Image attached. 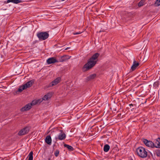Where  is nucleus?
I'll list each match as a JSON object with an SVG mask.
<instances>
[{
  "instance_id": "1",
  "label": "nucleus",
  "mask_w": 160,
  "mask_h": 160,
  "mask_svg": "<svg viewBox=\"0 0 160 160\" xmlns=\"http://www.w3.org/2000/svg\"><path fill=\"white\" fill-rule=\"evenodd\" d=\"M100 54L96 53L93 54L88 61L87 63L85 64L83 68V69L85 71H87L93 67L96 64L98 61V58Z\"/></svg>"
},
{
  "instance_id": "2",
  "label": "nucleus",
  "mask_w": 160,
  "mask_h": 160,
  "mask_svg": "<svg viewBox=\"0 0 160 160\" xmlns=\"http://www.w3.org/2000/svg\"><path fill=\"white\" fill-rule=\"evenodd\" d=\"M138 155L142 158H145L147 156V152L146 150L142 147L138 148L136 150Z\"/></svg>"
},
{
  "instance_id": "3",
  "label": "nucleus",
  "mask_w": 160,
  "mask_h": 160,
  "mask_svg": "<svg viewBox=\"0 0 160 160\" xmlns=\"http://www.w3.org/2000/svg\"><path fill=\"white\" fill-rule=\"evenodd\" d=\"M37 36L40 40H43L47 39L48 36V33L46 32H41L38 33Z\"/></svg>"
},
{
  "instance_id": "4",
  "label": "nucleus",
  "mask_w": 160,
  "mask_h": 160,
  "mask_svg": "<svg viewBox=\"0 0 160 160\" xmlns=\"http://www.w3.org/2000/svg\"><path fill=\"white\" fill-rule=\"evenodd\" d=\"M60 132L59 134L58 137H55L56 141L58 140H62L64 139L66 137V135L62 130H60Z\"/></svg>"
},
{
  "instance_id": "5",
  "label": "nucleus",
  "mask_w": 160,
  "mask_h": 160,
  "mask_svg": "<svg viewBox=\"0 0 160 160\" xmlns=\"http://www.w3.org/2000/svg\"><path fill=\"white\" fill-rule=\"evenodd\" d=\"M142 141L147 147L154 148V143L152 142L145 139H142Z\"/></svg>"
},
{
  "instance_id": "6",
  "label": "nucleus",
  "mask_w": 160,
  "mask_h": 160,
  "mask_svg": "<svg viewBox=\"0 0 160 160\" xmlns=\"http://www.w3.org/2000/svg\"><path fill=\"white\" fill-rule=\"evenodd\" d=\"M29 128L28 127H26L19 131L18 133V134L20 136L24 135L28 133L29 131Z\"/></svg>"
},
{
  "instance_id": "7",
  "label": "nucleus",
  "mask_w": 160,
  "mask_h": 160,
  "mask_svg": "<svg viewBox=\"0 0 160 160\" xmlns=\"http://www.w3.org/2000/svg\"><path fill=\"white\" fill-rule=\"evenodd\" d=\"M58 61L55 57H51L48 58L47 60V62L48 64L58 62Z\"/></svg>"
},
{
  "instance_id": "8",
  "label": "nucleus",
  "mask_w": 160,
  "mask_h": 160,
  "mask_svg": "<svg viewBox=\"0 0 160 160\" xmlns=\"http://www.w3.org/2000/svg\"><path fill=\"white\" fill-rule=\"evenodd\" d=\"M61 78L59 77H58L55 79L54 80L52 81L50 84V86H53L55 85L58 84L60 81Z\"/></svg>"
},
{
  "instance_id": "9",
  "label": "nucleus",
  "mask_w": 160,
  "mask_h": 160,
  "mask_svg": "<svg viewBox=\"0 0 160 160\" xmlns=\"http://www.w3.org/2000/svg\"><path fill=\"white\" fill-rule=\"evenodd\" d=\"M32 105L31 103H28L25 105L21 109V111L24 112L30 109L32 107Z\"/></svg>"
},
{
  "instance_id": "10",
  "label": "nucleus",
  "mask_w": 160,
  "mask_h": 160,
  "mask_svg": "<svg viewBox=\"0 0 160 160\" xmlns=\"http://www.w3.org/2000/svg\"><path fill=\"white\" fill-rule=\"evenodd\" d=\"M32 105L31 103H28L25 105L21 109V111L24 112L30 109L32 107Z\"/></svg>"
},
{
  "instance_id": "11",
  "label": "nucleus",
  "mask_w": 160,
  "mask_h": 160,
  "mask_svg": "<svg viewBox=\"0 0 160 160\" xmlns=\"http://www.w3.org/2000/svg\"><path fill=\"white\" fill-rule=\"evenodd\" d=\"M154 148H160V138H158L156 139L155 143H154Z\"/></svg>"
},
{
  "instance_id": "12",
  "label": "nucleus",
  "mask_w": 160,
  "mask_h": 160,
  "mask_svg": "<svg viewBox=\"0 0 160 160\" xmlns=\"http://www.w3.org/2000/svg\"><path fill=\"white\" fill-rule=\"evenodd\" d=\"M34 83V81L33 80L27 82L26 84H24L26 88L31 87Z\"/></svg>"
},
{
  "instance_id": "13",
  "label": "nucleus",
  "mask_w": 160,
  "mask_h": 160,
  "mask_svg": "<svg viewBox=\"0 0 160 160\" xmlns=\"http://www.w3.org/2000/svg\"><path fill=\"white\" fill-rule=\"evenodd\" d=\"M139 65L138 62H137L135 61H134L133 64L131 67V68L132 71L135 70L136 68Z\"/></svg>"
},
{
  "instance_id": "14",
  "label": "nucleus",
  "mask_w": 160,
  "mask_h": 160,
  "mask_svg": "<svg viewBox=\"0 0 160 160\" xmlns=\"http://www.w3.org/2000/svg\"><path fill=\"white\" fill-rule=\"evenodd\" d=\"M45 142L48 144L51 145V144L52 139L50 135H48L46 137Z\"/></svg>"
},
{
  "instance_id": "15",
  "label": "nucleus",
  "mask_w": 160,
  "mask_h": 160,
  "mask_svg": "<svg viewBox=\"0 0 160 160\" xmlns=\"http://www.w3.org/2000/svg\"><path fill=\"white\" fill-rule=\"evenodd\" d=\"M52 96V94L51 93H49L45 95L42 98L44 100H47L50 98Z\"/></svg>"
},
{
  "instance_id": "16",
  "label": "nucleus",
  "mask_w": 160,
  "mask_h": 160,
  "mask_svg": "<svg viewBox=\"0 0 160 160\" xmlns=\"http://www.w3.org/2000/svg\"><path fill=\"white\" fill-rule=\"evenodd\" d=\"M21 2V1L19 0H8L7 3L12 2L15 4H18Z\"/></svg>"
},
{
  "instance_id": "17",
  "label": "nucleus",
  "mask_w": 160,
  "mask_h": 160,
  "mask_svg": "<svg viewBox=\"0 0 160 160\" xmlns=\"http://www.w3.org/2000/svg\"><path fill=\"white\" fill-rule=\"evenodd\" d=\"M110 146L108 144H106L104 146L103 150L105 152H108L110 149Z\"/></svg>"
},
{
  "instance_id": "18",
  "label": "nucleus",
  "mask_w": 160,
  "mask_h": 160,
  "mask_svg": "<svg viewBox=\"0 0 160 160\" xmlns=\"http://www.w3.org/2000/svg\"><path fill=\"white\" fill-rule=\"evenodd\" d=\"M64 146L65 147L67 148L70 151H72L74 149L72 146L64 144Z\"/></svg>"
},
{
  "instance_id": "19",
  "label": "nucleus",
  "mask_w": 160,
  "mask_h": 160,
  "mask_svg": "<svg viewBox=\"0 0 160 160\" xmlns=\"http://www.w3.org/2000/svg\"><path fill=\"white\" fill-rule=\"evenodd\" d=\"M96 75L95 74H92L87 78V79L88 80H90L96 77Z\"/></svg>"
},
{
  "instance_id": "20",
  "label": "nucleus",
  "mask_w": 160,
  "mask_h": 160,
  "mask_svg": "<svg viewBox=\"0 0 160 160\" xmlns=\"http://www.w3.org/2000/svg\"><path fill=\"white\" fill-rule=\"evenodd\" d=\"M26 88L24 85H23L22 86H20L18 89V91L19 92H21L23 90L26 89Z\"/></svg>"
},
{
  "instance_id": "21",
  "label": "nucleus",
  "mask_w": 160,
  "mask_h": 160,
  "mask_svg": "<svg viewBox=\"0 0 160 160\" xmlns=\"http://www.w3.org/2000/svg\"><path fill=\"white\" fill-rule=\"evenodd\" d=\"M33 152L32 151L28 155L29 158L28 160H33Z\"/></svg>"
},
{
  "instance_id": "22",
  "label": "nucleus",
  "mask_w": 160,
  "mask_h": 160,
  "mask_svg": "<svg viewBox=\"0 0 160 160\" xmlns=\"http://www.w3.org/2000/svg\"><path fill=\"white\" fill-rule=\"evenodd\" d=\"M38 102H39V100H33L32 102L31 103V104L32 106V105H35Z\"/></svg>"
},
{
  "instance_id": "23",
  "label": "nucleus",
  "mask_w": 160,
  "mask_h": 160,
  "mask_svg": "<svg viewBox=\"0 0 160 160\" xmlns=\"http://www.w3.org/2000/svg\"><path fill=\"white\" fill-rule=\"evenodd\" d=\"M145 2L144 0H141L138 3V6L139 7L143 6Z\"/></svg>"
},
{
  "instance_id": "24",
  "label": "nucleus",
  "mask_w": 160,
  "mask_h": 160,
  "mask_svg": "<svg viewBox=\"0 0 160 160\" xmlns=\"http://www.w3.org/2000/svg\"><path fill=\"white\" fill-rule=\"evenodd\" d=\"M155 154L157 156L160 157V150H157L155 151Z\"/></svg>"
},
{
  "instance_id": "25",
  "label": "nucleus",
  "mask_w": 160,
  "mask_h": 160,
  "mask_svg": "<svg viewBox=\"0 0 160 160\" xmlns=\"http://www.w3.org/2000/svg\"><path fill=\"white\" fill-rule=\"evenodd\" d=\"M159 84V83L158 82H156L154 83L153 86L156 88L158 87Z\"/></svg>"
},
{
  "instance_id": "26",
  "label": "nucleus",
  "mask_w": 160,
  "mask_h": 160,
  "mask_svg": "<svg viewBox=\"0 0 160 160\" xmlns=\"http://www.w3.org/2000/svg\"><path fill=\"white\" fill-rule=\"evenodd\" d=\"M155 4L156 6H159L160 5V0H157L155 2Z\"/></svg>"
},
{
  "instance_id": "27",
  "label": "nucleus",
  "mask_w": 160,
  "mask_h": 160,
  "mask_svg": "<svg viewBox=\"0 0 160 160\" xmlns=\"http://www.w3.org/2000/svg\"><path fill=\"white\" fill-rule=\"evenodd\" d=\"M66 60L64 56H62L61 57V59L59 60V62H62Z\"/></svg>"
},
{
  "instance_id": "28",
  "label": "nucleus",
  "mask_w": 160,
  "mask_h": 160,
  "mask_svg": "<svg viewBox=\"0 0 160 160\" xmlns=\"http://www.w3.org/2000/svg\"><path fill=\"white\" fill-rule=\"evenodd\" d=\"M59 154V151L58 150L56 151L54 153V154L55 156L57 157L58 156Z\"/></svg>"
},
{
  "instance_id": "29",
  "label": "nucleus",
  "mask_w": 160,
  "mask_h": 160,
  "mask_svg": "<svg viewBox=\"0 0 160 160\" xmlns=\"http://www.w3.org/2000/svg\"><path fill=\"white\" fill-rule=\"evenodd\" d=\"M82 32H74V33H73V34L74 35H78V34H81Z\"/></svg>"
},
{
  "instance_id": "30",
  "label": "nucleus",
  "mask_w": 160,
  "mask_h": 160,
  "mask_svg": "<svg viewBox=\"0 0 160 160\" xmlns=\"http://www.w3.org/2000/svg\"><path fill=\"white\" fill-rule=\"evenodd\" d=\"M70 48V47H67V48H66L65 49V50H68V49H69Z\"/></svg>"
},
{
  "instance_id": "31",
  "label": "nucleus",
  "mask_w": 160,
  "mask_h": 160,
  "mask_svg": "<svg viewBox=\"0 0 160 160\" xmlns=\"http://www.w3.org/2000/svg\"><path fill=\"white\" fill-rule=\"evenodd\" d=\"M129 106L131 107V106L132 107L133 106V105L132 104H129Z\"/></svg>"
},
{
  "instance_id": "32",
  "label": "nucleus",
  "mask_w": 160,
  "mask_h": 160,
  "mask_svg": "<svg viewBox=\"0 0 160 160\" xmlns=\"http://www.w3.org/2000/svg\"><path fill=\"white\" fill-rule=\"evenodd\" d=\"M128 16H129L130 15H131V13L130 12H129V13H128Z\"/></svg>"
},
{
  "instance_id": "33",
  "label": "nucleus",
  "mask_w": 160,
  "mask_h": 160,
  "mask_svg": "<svg viewBox=\"0 0 160 160\" xmlns=\"http://www.w3.org/2000/svg\"><path fill=\"white\" fill-rule=\"evenodd\" d=\"M48 160H51V158H49Z\"/></svg>"
},
{
  "instance_id": "34",
  "label": "nucleus",
  "mask_w": 160,
  "mask_h": 160,
  "mask_svg": "<svg viewBox=\"0 0 160 160\" xmlns=\"http://www.w3.org/2000/svg\"><path fill=\"white\" fill-rule=\"evenodd\" d=\"M147 102V99L144 102V103H146Z\"/></svg>"
}]
</instances>
